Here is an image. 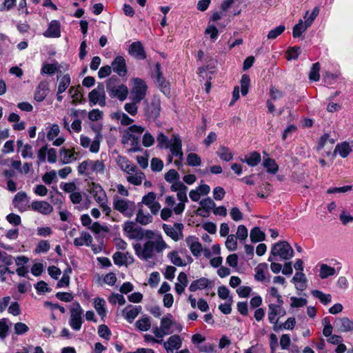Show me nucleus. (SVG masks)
I'll return each instance as SVG.
<instances>
[{
  "label": "nucleus",
  "instance_id": "obj_1",
  "mask_svg": "<svg viewBox=\"0 0 353 353\" xmlns=\"http://www.w3.org/2000/svg\"><path fill=\"white\" fill-rule=\"evenodd\" d=\"M148 240L142 245L136 243L133 248L136 255L142 260H148L154 256V252H162L168 248L161 234L154 232V237Z\"/></svg>",
  "mask_w": 353,
  "mask_h": 353
},
{
  "label": "nucleus",
  "instance_id": "obj_2",
  "mask_svg": "<svg viewBox=\"0 0 353 353\" xmlns=\"http://www.w3.org/2000/svg\"><path fill=\"white\" fill-rule=\"evenodd\" d=\"M145 128L141 125H133L123 131L121 137V143L123 145L130 144L131 148L129 152H135L141 150L140 137L144 132Z\"/></svg>",
  "mask_w": 353,
  "mask_h": 353
},
{
  "label": "nucleus",
  "instance_id": "obj_3",
  "mask_svg": "<svg viewBox=\"0 0 353 353\" xmlns=\"http://www.w3.org/2000/svg\"><path fill=\"white\" fill-rule=\"evenodd\" d=\"M124 234L129 239L141 241L143 238L152 239L154 237V232L149 230H143L133 221H126L123 226Z\"/></svg>",
  "mask_w": 353,
  "mask_h": 353
},
{
  "label": "nucleus",
  "instance_id": "obj_4",
  "mask_svg": "<svg viewBox=\"0 0 353 353\" xmlns=\"http://www.w3.org/2000/svg\"><path fill=\"white\" fill-rule=\"evenodd\" d=\"M176 324L171 314H167L161 319L160 326H155L152 328L154 335L163 339L167 335L172 334V327Z\"/></svg>",
  "mask_w": 353,
  "mask_h": 353
},
{
  "label": "nucleus",
  "instance_id": "obj_5",
  "mask_svg": "<svg viewBox=\"0 0 353 353\" xmlns=\"http://www.w3.org/2000/svg\"><path fill=\"white\" fill-rule=\"evenodd\" d=\"M270 255L279 256L283 260H289L294 256V250L287 241H281L272 245Z\"/></svg>",
  "mask_w": 353,
  "mask_h": 353
},
{
  "label": "nucleus",
  "instance_id": "obj_6",
  "mask_svg": "<svg viewBox=\"0 0 353 353\" xmlns=\"http://www.w3.org/2000/svg\"><path fill=\"white\" fill-rule=\"evenodd\" d=\"M112 205L115 210L127 217L131 216L135 209L134 202L121 198L118 195L114 196Z\"/></svg>",
  "mask_w": 353,
  "mask_h": 353
},
{
  "label": "nucleus",
  "instance_id": "obj_7",
  "mask_svg": "<svg viewBox=\"0 0 353 353\" xmlns=\"http://www.w3.org/2000/svg\"><path fill=\"white\" fill-rule=\"evenodd\" d=\"M148 86L146 83L140 78L132 79V87L131 88V99L136 102H141L146 96Z\"/></svg>",
  "mask_w": 353,
  "mask_h": 353
},
{
  "label": "nucleus",
  "instance_id": "obj_8",
  "mask_svg": "<svg viewBox=\"0 0 353 353\" xmlns=\"http://www.w3.org/2000/svg\"><path fill=\"white\" fill-rule=\"evenodd\" d=\"M69 325L72 330L79 331L81 328L83 310L79 303H72L70 310Z\"/></svg>",
  "mask_w": 353,
  "mask_h": 353
},
{
  "label": "nucleus",
  "instance_id": "obj_9",
  "mask_svg": "<svg viewBox=\"0 0 353 353\" xmlns=\"http://www.w3.org/2000/svg\"><path fill=\"white\" fill-rule=\"evenodd\" d=\"M88 99L90 106L99 105L101 107H104L106 105V96L105 92V87L103 83H98L96 88L93 89L88 94Z\"/></svg>",
  "mask_w": 353,
  "mask_h": 353
},
{
  "label": "nucleus",
  "instance_id": "obj_10",
  "mask_svg": "<svg viewBox=\"0 0 353 353\" xmlns=\"http://www.w3.org/2000/svg\"><path fill=\"white\" fill-rule=\"evenodd\" d=\"M107 91L111 98H117L119 101L126 99L129 91L124 84L112 85L110 81L107 83Z\"/></svg>",
  "mask_w": 353,
  "mask_h": 353
},
{
  "label": "nucleus",
  "instance_id": "obj_11",
  "mask_svg": "<svg viewBox=\"0 0 353 353\" xmlns=\"http://www.w3.org/2000/svg\"><path fill=\"white\" fill-rule=\"evenodd\" d=\"M183 225L181 223H175L173 225H163L164 232L174 241H178L183 238Z\"/></svg>",
  "mask_w": 353,
  "mask_h": 353
},
{
  "label": "nucleus",
  "instance_id": "obj_12",
  "mask_svg": "<svg viewBox=\"0 0 353 353\" xmlns=\"http://www.w3.org/2000/svg\"><path fill=\"white\" fill-rule=\"evenodd\" d=\"M168 149H170L172 155L178 157L180 161L183 160L182 141L178 134L172 135L170 143L168 145Z\"/></svg>",
  "mask_w": 353,
  "mask_h": 353
},
{
  "label": "nucleus",
  "instance_id": "obj_13",
  "mask_svg": "<svg viewBox=\"0 0 353 353\" xmlns=\"http://www.w3.org/2000/svg\"><path fill=\"white\" fill-rule=\"evenodd\" d=\"M334 326L338 332H353V321L346 316L336 318Z\"/></svg>",
  "mask_w": 353,
  "mask_h": 353
},
{
  "label": "nucleus",
  "instance_id": "obj_14",
  "mask_svg": "<svg viewBox=\"0 0 353 353\" xmlns=\"http://www.w3.org/2000/svg\"><path fill=\"white\" fill-rule=\"evenodd\" d=\"M285 314L286 312L283 307L274 303H270L268 305V320L271 323H277L279 319L276 316H283Z\"/></svg>",
  "mask_w": 353,
  "mask_h": 353
},
{
  "label": "nucleus",
  "instance_id": "obj_15",
  "mask_svg": "<svg viewBox=\"0 0 353 353\" xmlns=\"http://www.w3.org/2000/svg\"><path fill=\"white\" fill-rule=\"evenodd\" d=\"M142 203L147 205L154 214H156L161 208V205L156 201V194L153 192H150L143 196Z\"/></svg>",
  "mask_w": 353,
  "mask_h": 353
},
{
  "label": "nucleus",
  "instance_id": "obj_16",
  "mask_svg": "<svg viewBox=\"0 0 353 353\" xmlns=\"http://www.w3.org/2000/svg\"><path fill=\"white\" fill-rule=\"evenodd\" d=\"M90 194L98 204H103L108 202L106 192L99 184L93 183L90 189Z\"/></svg>",
  "mask_w": 353,
  "mask_h": 353
},
{
  "label": "nucleus",
  "instance_id": "obj_17",
  "mask_svg": "<svg viewBox=\"0 0 353 353\" xmlns=\"http://www.w3.org/2000/svg\"><path fill=\"white\" fill-rule=\"evenodd\" d=\"M33 211L44 215L50 214L53 211V207L48 202L45 201H32L30 205Z\"/></svg>",
  "mask_w": 353,
  "mask_h": 353
},
{
  "label": "nucleus",
  "instance_id": "obj_18",
  "mask_svg": "<svg viewBox=\"0 0 353 353\" xmlns=\"http://www.w3.org/2000/svg\"><path fill=\"white\" fill-rule=\"evenodd\" d=\"M116 162L120 169L126 174L136 171L137 166L125 156L119 155L116 158Z\"/></svg>",
  "mask_w": 353,
  "mask_h": 353
},
{
  "label": "nucleus",
  "instance_id": "obj_19",
  "mask_svg": "<svg viewBox=\"0 0 353 353\" xmlns=\"http://www.w3.org/2000/svg\"><path fill=\"white\" fill-rule=\"evenodd\" d=\"M111 68L120 77H124L127 74L125 60L121 56H117L113 60Z\"/></svg>",
  "mask_w": 353,
  "mask_h": 353
},
{
  "label": "nucleus",
  "instance_id": "obj_20",
  "mask_svg": "<svg viewBox=\"0 0 353 353\" xmlns=\"http://www.w3.org/2000/svg\"><path fill=\"white\" fill-rule=\"evenodd\" d=\"M128 53L133 57L143 60L146 58L144 48L140 41L133 42L129 47Z\"/></svg>",
  "mask_w": 353,
  "mask_h": 353
},
{
  "label": "nucleus",
  "instance_id": "obj_21",
  "mask_svg": "<svg viewBox=\"0 0 353 353\" xmlns=\"http://www.w3.org/2000/svg\"><path fill=\"white\" fill-rule=\"evenodd\" d=\"M185 243L194 256L201 255L203 248L197 237L188 236L185 239Z\"/></svg>",
  "mask_w": 353,
  "mask_h": 353
},
{
  "label": "nucleus",
  "instance_id": "obj_22",
  "mask_svg": "<svg viewBox=\"0 0 353 353\" xmlns=\"http://www.w3.org/2000/svg\"><path fill=\"white\" fill-rule=\"evenodd\" d=\"M28 195L25 192H19L15 194L12 200L13 205L18 209L19 212H24L27 208L24 203H28Z\"/></svg>",
  "mask_w": 353,
  "mask_h": 353
},
{
  "label": "nucleus",
  "instance_id": "obj_23",
  "mask_svg": "<svg viewBox=\"0 0 353 353\" xmlns=\"http://www.w3.org/2000/svg\"><path fill=\"white\" fill-rule=\"evenodd\" d=\"M43 36L48 38H58L61 36L60 23L57 20H52L48 26L46 31L43 32Z\"/></svg>",
  "mask_w": 353,
  "mask_h": 353
},
{
  "label": "nucleus",
  "instance_id": "obj_24",
  "mask_svg": "<svg viewBox=\"0 0 353 353\" xmlns=\"http://www.w3.org/2000/svg\"><path fill=\"white\" fill-rule=\"evenodd\" d=\"M168 257L172 264L179 267L185 266L187 263H190L193 261L190 256H188L186 260L181 259L176 251H172L168 253Z\"/></svg>",
  "mask_w": 353,
  "mask_h": 353
},
{
  "label": "nucleus",
  "instance_id": "obj_25",
  "mask_svg": "<svg viewBox=\"0 0 353 353\" xmlns=\"http://www.w3.org/2000/svg\"><path fill=\"white\" fill-rule=\"evenodd\" d=\"M145 179V174L139 170L137 167H136V171L128 174V176L126 177L127 181L134 185H140Z\"/></svg>",
  "mask_w": 353,
  "mask_h": 353
},
{
  "label": "nucleus",
  "instance_id": "obj_26",
  "mask_svg": "<svg viewBox=\"0 0 353 353\" xmlns=\"http://www.w3.org/2000/svg\"><path fill=\"white\" fill-rule=\"evenodd\" d=\"M94 307L97 312L98 315L101 317L102 321H104V319L107 315V307H106V302L105 301L100 297L95 298L94 299Z\"/></svg>",
  "mask_w": 353,
  "mask_h": 353
},
{
  "label": "nucleus",
  "instance_id": "obj_27",
  "mask_svg": "<svg viewBox=\"0 0 353 353\" xmlns=\"http://www.w3.org/2000/svg\"><path fill=\"white\" fill-rule=\"evenodd\" d=\"M76 152L73 150L61 148L59 151L60 160L63 164H68L74 161L77 159Z\"/></svg>",
  "mask_w": 353,
  "mask_h": 353
},
{
  "label": "nucleus",
  "instance_id": "obj_28",
  "mask_svg": "<svg viewBox=\"0 0 353 353\" xmlns=\"http://www.w3.org/2000/svg\"><path fill=\"white\" fill-rule=\"evenodd\" d=\"M48 82L41 81L36 89L34 93V99L38 102L43 101L48 94Z\"/></svg>",
  "mask_w": 353,
  "mask_h": 353
},
{
  "label": "nucleus",
  "instance_id": "obj_29",
  "mask_svg": "<svg viewBox=\"0 0 353 353\" xmlns=\"http://www.w3.org/2000/svg\"><path fill=\"white\" fill-rule=\"evenodd\" d=\"M141 310V306L128 305L125 308L123 312L125 313V318L129 322L132 323L134 319L139 315Z\"/></svg>",
  "mask_w": 353,
  "mask_h": 353
},
{
  "label": "nucleus",
  "instance_id": "obj_30",
  "mask_svg": "<svg viewBox=\"0 0 353 353\" xmlns=\"http://www.w3.org/2000/svg\"><path fill=\"white\" fill-rule=\"evenodd\" d=\"M183 341L181 337L178 334L170 336L166 341H163L162 344L169 346L176 350H179L182 346Z\"/></svg>",
  "mask_w": 353,
  "mask_h": 353
},
{
  "label": "nucleus",
  "instance_id": "obj_31",
  "mask_svg": "<svg viewBox=\"0 0 353 353\" xmlns=\"http://www.w3.org/2000/svg\"><path fill=\"white\" fill-rule=\"evenodd\" d=\"M352 147L349 143L344 141L338 144L334 151V155L338 153L342 158H345L352 152Z\"/></svg>",
  "mask_w": 353,
  "mask_h": 353
},
{
  "label": "nucleus",
  "instance_id": "obj_32",
  "mask_svg": "<svg viewBox=\"0 0 353 353\" xmlns=\"http://www.w3.org/2000/svg\"><path fill=\"white\" fill-rule=\"evenodd\" d=\"M92 241V236L88 232H82L79 237H77L74 239V245L77 247L84 245L89 246Z\"/></svg>",
  "mask_w": 353,
  "mask_h": 353
},
{
  "label": "nucleus",
  "instance_id": "obj_33",
  "mask_svg": "<svg viewBox=\"0 0 353 353\" xmlns=\"http://www.w3.org/2000/svg\"><path fill=\"white\" fill-rule=\"evenodd\" d=\"M319 277L321 279H325L336 274L335 268L327 264L321 263L319 265Z\"/></svg>",
  "mask_w": 353,
  "mask_h": 353
},
{
  "label": "nucleus",
  "instance_id": "obj_34",
  "mask_svg": "<svg viewBox=\"0 0 353 353\" xmlns=\"http://www.w3.org/2000/svg\"><path fill=\"white\" fill-rule=\"evenodd\" d=\"M89 169L90 174L92 173L103 174L105 170V165L102 161L89 159Z\"/></svg>",
  "mask_w": 353,
  "mask_h": 353
},
{
  "label": "nucleus",
  "instance_id": "obj_35",
  "mask_svg": "<svg viewBox=\"0 0 353 353\" xmlns=\"http://www.w3.org/2000/svg\"><path fill=\"white\" fill-rule=\"evenodd\" d=\"M254 278L259 281L266 280L265 274L268 272V264L265 263H259L255 268Z\"/></svg>",
  "mask_w": 353,
  "mask_h": 353
},
{
  "label": "nucleus",
  "instance_id": "obj_36",
  "mask_svg": "<svg viewBox=\"0 0 353 353\" xmlns=\"http://www.w3.org/2000/svg\"><path fill=\"white\" fill-rule=\"evenodd\" d=\"M209 281L206 278H201L191 283L189 290L190 292H195L197 290H203L208 288Z\"/></svg>",
  "mask_w": 353,
  "mask_h": 353
},
{
  "label": "nucleus",
  "instance_id": "obj_37",
  "mask_svg": "<svg viewBox=\"0 0 353 353\" xmlns=\"http://www.w3.org/2000/svg\"><path fill=\"white\" fill-rule=\"evenodd\" d=\"M136 327L142 332L148 331L151 327V321L149 316H143L135 323Z\"/></svg>",
  "mask_w": 353,
  "mask_h": 353
},
{
  "label": "nucleus",
  "instance_id": "obj_38",
  "mask_svg": "<svg viewBox=\"0 0 353 353\" xmlns=\"http://www.w3.org/2000/svg\"><path fill=\"white\" fill-rule=\"evenodd\" d=\"M261 160V154L257 152H252L245 158V162L250 166H256Z\"/></svg>",
  "mask_w": 353,
  "mask_h": 353
},
{
  "label": "nucleus",
  "instance_id": "obj_39",
  "mask_svg": "<svg viewBox=\"0 0 353 353\" xmlns=\"http://www.w3.org/2000/svg\"><path fill=\"white\" fill-rule=\"evenodd\" d=\"M155 71L157 73V77H156L157 82L159 83V85L161 88L162 91L163 92L168 91L167 83L165 81L163 77H162V74L161 72V65L159 63H156V65H155Z\"/></svg>",
  "mask_w": 353,
  "mask_h": 353
},
{
  "label": "nucleus",
  "instance_id": "obj_40",
  "mask_svg": "<svg viewBox=\"0 0 353 353\" xmlns=\"http://www.w3.org/2000/svg\"><path fill=\"white\" fill-rule=\"evenodd\" d=\"M136 221L145 225L152 221V216L149 214H145L143 210L139 209L137 213Z\"/></svg>",
  "mask_w": 353,
  "mask_h": 353
},
{
  "label": "nucleus",
  "instance_id": "obj_41",
  "mask_svg": "<svg viewBox=\"0 0 353 353\" xmlns=\"http://www.w3.org/2000/svg\"><path fill=\"white\" fill-rule=\"evenodd\" d=\"M311 294L313 296L318 299L324 305L330 303L332 301V296L330 294H325L320 290H312Z\"/></svg>",
  "mask_w": 353,
  "mask_h": 353
},
{
  "label": "nucleus",
  "instance_id": "obj_42",
  "mask_svg": "<svg viewBox=\"0 0 353 353\" xmlns=\"http://www.w3.org/2000/svg\"><path fill=\"white\" fill-rule=\"evenodd\" d=\"M200 205L202 208L199 210V212H200L199 214H201V212H208L210 210H214L216 207L214 201L209 197L201 201Z\"/></svg>",
  "mask_w": 353,
  "mask_h": 353
},
{
  "label": "nucleus",
  "instance_id": "obj_43",
  "mask_svg": "<svg viewBox=\"0 0 353 353\" xmlns=\"http://www.w3.org/2000/svg\"><path fill=\"white\" fill-rule=\"evenodd\" d=\"M263 165L268 173L275 174L278 170V165L273 159L268 158L263 161Z\"/></svg>",
  "mask_w": 353,
  "mask_h": 353
},
{
  "label": "nucleus",
  "instance_id": "obj_44",
  "mask_svg": "<svg viewBox=\"0 0 353 353\" xmlns=\"http://www.w3.org/2000/svg\"><path fill=\"white\" fill-rule=\"evenodd\" d=\"M216 154L221 160L225 161H229L233 158V154L230 150L225 146H221Z\"/></svg>",
  "mask_w": 353,
  "mask_h": 353
},
{
  "label": "nucleus",
  "instance_id": "obj_45",
  "mask_svg": "<svg viewBox=\"0 0 353 353\" xmlns=\"http://www.w3.org/2000/svg\"><path fill=\"white\" fill-rule=\"evenodd\" d=\"M250 239L252 242L256 243L265 240V235L259 228L255 227L250 231Z\"/></svg>",
  "mask_w": 353,
  "mask_h": 353
},
{
  "label": "nucleus",
  "instance_id": "obj_46",
  "mask_svg": "<svg viewBox=\"0 0 353 353\" xmlns=\"http://www.w3.org/2000/svg\"><path fill=\"white\" fill-rule=\"evenodd\" d=\"M186 163L190 166L197 167L201 165V159L197 154L191 152L187 155Z\"/></svg>",
  "mask_w": 353,
  "mask_h": 353
},
{
  "label": "nucleus",
  "instance_id": "obj_47",
  "mask_svg": "<svg viewBox=\"0 0 353 353\" xmlns=\"http://www.w3.org/2000/svg\"><path fill=\"white\" fill-rule=\"evenodd\" d=\"M70 84V77L69 74L63 75L58 85V94L64 92Z\"/></svg>",
  "mask_w": 353,
  "mask_h": 353
},
{
  "label": "nucleus",
  "instance_id": "obj_48",
  "mask_svg": "<svg viewBox=\"0 0 353 353\" xmlns=\"http://www.w3.org/2000/svg\"><path fill=\"white\" fill-rule=\"evenodd\" d=\"M59 69L58 63H45L43 65V67L41 70V74H46L49 75H52L55 73L56 71H57Z\"/></svg>",
  "mask_w": 353,
  "mask_h": 353
},
{
  "label": "nucleus",
  "instance_id": "obj_49",
  "mask_svg": "<svg viewBox=\"0 0 353 353\" xmlns=\"http://www.w3.org/2000/svg\"><path fill=\"white\" fill-rule=\"evenodd\" d=\"M10 321L8 319L3 318L0 319V338L4 339L8 334L9 330Z\"/></svg>",
  "mask_w": 353,
  "mask_h": 353
},
{
  "label": "nucleus",
  "instance_id": "obj_50",
  "mask_svg": "<svg viewBox=\"0 0 353 353\" xmlns=\"http://www.w3.org/2000/svg\"><path fill=\"white\" fill-rule=\"evenodd\" d=\"M310 26H307V23L305 22L304 24L303 23L302 20H300L299 23L295 25L293 28V37H299L301 35V34L306 30V29Z\"/></svg>",
  "mask_w": 353,
  "mask_h": 353
},
{
  "label": "nucleus",
  "instance_id": "obj_51",
  "mask_svg": "<svg viewBox=\"0 0 353 353\" xmlns=\"http://www.w3.org/2000/svg\"><path fill=\"white\" fill-rule=\"evenodd\" d=\"M50 245L49 241L47 240H41L37 245L34 249V252L37 254L46 253L50 250Z\"/></svg>",
  "mask_w": 353,
  "mask_h": 353
},
{
  "label": "nucleus",
  "instance_id": "obj_52",
  "mask_svg": "<svg viewBox=\"0 0 353 353\" xmlns=\"http://www.w3.org/2000/svg\"><path fill=\"white\" fill-rule=\"evenodd\" d=\"M290 307L292 308L302 307L307 305V300L305 298H298L296 296L290 297Z\"/></svg>",
  "mask_w": 353,
  "mask_h": 353
},
{
  "label": "nucleus",
  "instance_id": "obj_53",
  "mask_svg": "<svg viewBox=\"0 0 353 353\" xmlns=\"http://www.w3.org/2000/svg\"><path fill=\"white\" fill-rule=\"evenodd\" d=\"M225 247L229 251H235L237 248V239L234 234L228 235L225 241Z\"/></svg>",
  "mask_w": 353,
  "mask_h": 353
},
{
  "label": "nucleus",
  "instance_id": "obj_54",
  "mask_svg": "<svg viewBox=\"0 0 353 353\" xmlns=\"http://www.w3.org/2000/svg\"><path fill=\"white\" fill-rule=\"evenodd\" d=\"M140 102H136L135 100H132L130 103H126L124 105V110L132 116H135L138 112L137 104Z\"/></svg>",
  "mask_w": 353,
  "mask_h": 353
},
{
  "label": "nucleus",
  "instance_id": "obj_55",
  "mask_svg": "<svg viewBox=\"0 0 353 353\" xmlns=\"http://www.w3.org/2000/svg\"><path fill=\"white\" fill-rule=\"evenodd\" d=\"M320 64L319 62H316L312 65V67L310 70V74H309V78L312 81H319L320 79Z\"/></svg>",
  "mask_w": 353,
  "mask_h": 353
},
{
  "label": "nucleus",
  "instance_id": "obj_56",
  "mask_svg": "<svg viewBox=\"0 0 353 353\" xmlns=\"http://www.w3.org/2000/svg\"><path fill=\"white\" fill-rule=\"evenodd\" d=\"M157 146L159 148L168 149V145L170 143V140L168 138L163 134V132H160L158 134L157 137Z\"/></svg>",
  "mask_w": 353,
  "mask_h": 353
},
{
  "label": "nucleus",
  "instance_id": "obj_57",
  "mask_svg": "<svg viewBox=\"0 0 353 353\" xmlns=\"http://www.w3.org/2000/svg\"><path fill=\"white\" fill-rule=\"evenodd\" d=\"M160 111V103L159 101H153L151 104L150 110L148 112V116L150 118L155 119L159 115Z\"/></svg>",
  "mask_w": 353,
  "mask_h": 353
},
{
  "label": "nucleus",
  "instance_id": "obj_58",
  "mask_svg": "<svg viewBox=\"0 0 353 353\" xmlns=\"http://www.w3.org/2000/svg\"><path fill=\"white\" fill-rule=\"evenodd\" d=\"M250 79L248 75L243 74L241 79V94L245 96L249 90Z\"/></svg>",
  "mask_w": 353,
  "mask_h": 353
},
{
  "label": "nucleus",
  "instance_id": "obj_59",
  "mask_svg": "<svg viewBox=\"0 0 353 353\" xmlns=\"http://www.w3.org/2000/svg\"><path fill=\"white\" fill-rule=\"evenodd\" d=\"M60 129L57 124H52L50 125L49 130L47 133V139L49 141L54 140L59 134Z\"/></svg>",
  "mask_w": 353,
  "mask_h": 353
},
{
  "label": "nucleus",
  "instance_id": "obj_60",
  "mask_svg": "<svg viewBox=\"0 0 353 353\" xmlns=\"http://www.w3.org/2000/svg\"><path fill=\"white\" fill-rule=\"evenodd\" d=\"M98 334L100 337L109 340L112 334L110 330L106 325H101L98 327Z\"/></svg>",
  "mask_w": 353,
  "mask_h": 353
},
{
  "label": "nucleus",
  "instance_id": "obj_61",
  "mask_svg": "<svg viewBox=\"0 0 353 353\" xmlns=\"http://www.w3.org/2000/svg\"><path fill=\"white\" fill-rule=\"evenodd\" d=\"M69 94L72 99V103L76 104L81 102L82 94L78 88L75 87H71L69 89Z\"/></svg>",
  "mask_w": 353,
  "mask_h": 353
},
{
  "label": "nucleus",
  "instance_id": "obj_62",
  "mask_svg": "<svg viewBox=\"0 0 353 353\" xmlns=\"http://www.w3.org/2000/svg\"><path fill=\"white\" fill-rule=\"evenodd\" d=\"M109 302L112 304L118 303L119 305H123L125 303V299L122 294H112L109 297Z\"/></svg>",
  "mask_w": 353,
  "mask_h": 353
},
{
  "label": "nucleus",
  "instance_id": "obj_63",
  "mask_svg": "<svg viewBox=\"0 0 353 353\" xmlns=\"http://www.w3.org/2000/svg\"><path fill=\"white\" fill-rule=\"evenodd\" d=\"M285 26H282V25H280L277 27H276L275 28L271 30L268 34V38L269 39H276L277 37H279L280 34H281L283 31L285 30Z\"/></svg>",
  "mask_w": 353,
  "mask_h": 353
},
{
  "label": "nucleus",
  "instance_id": "obj_64",
  "mask_svg": "<svg viewBox=\"0 0 353 353\" xmlns=\"http://www.w3.org/2000/svg\"><path fill=\"white\" fill-rule=\"evenodd\" d=\"M154 137L148 132L144 133L142 138V144L145 148H149L154 143Z\"/></svg>",
  "mask_w": 353,
  "mask_h": 353
}]
</instances>
